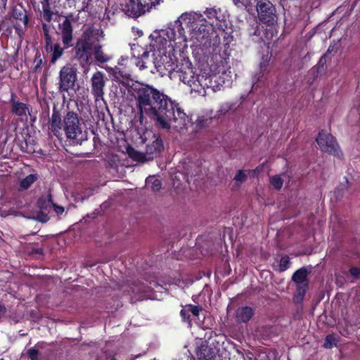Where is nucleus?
Here are the masks:
<instances>
[{"label": "nucleus", "instance_id": "f257e3e1", "mask_svg": "<svg viewBox=\"0 0 360 360\" xmlns=\"http://www.w3.org/2000/svg\"><path fill=\"white\" fill-rule=\"evenodd\" d=\"M226 27L224 15L215 9H207L203 13L185 12L162 29V37L172 44L176 53L184 52L188 44L195 49L209 46L212 34Z\"/></svg>", "mask_w": 360, "mask_h": 360}, {"label": "nucleus", "instance_id": "f03ea898", "mask_svg": "<svg viewBox=\"0 0 360 360\" xmlns=\"http://www.w3.org/2000/svg\"><path fill=\"white\" fill-rule=\"evenodd\" d=\"M163 30L153 31L150 37L148 47L139 44L131 45V55L136 58V65L140 70H148L150 72H170L174 69L177 59L172 44L162 37Z\"/></svg>", "mask_w": 360, "mask_h": 360}, {"label": "nucleus", "instance_id": "7ed1b4c3", "mask_svg": "<svg viewBox=\"0 0 360 360\" xmlns=\"http://www.w3.org/2000/svg\"><path fill=\"white\" fill-rule=\"evenodd\" d=\"M133 91L141 116L146 114L155 122L172 105L167 95L148 84H138Z\"/></svg>", "mask_w": 360, "mask_h": 360}, {"label": "nucleus", "instance_id": "20e7f679", "mask_svg": "<svg viewBox=\"0 0 360 360\" xmlns=\"http://www.w3.org/2000/svg\"><path fill=\"white\" fill-rule=\"evenodd\" d=\"M134 139L137 146L146 145L144 150H129V156L136 161L146 162L152 160L163 149L162 140L151 129H138Z\"/></svg>", "mask_w": 360, "mask_h": 360}, {"label": "nucleus", "instance_id": "39448f33", "mask_svg": "<svg viewBox=\"0 0 360 360\" xmlns=\"http://www.w3.org/2000/svg\"><path fill=\"white\" fill-rule=\"evenodd\" d=\"M155 124L160 129L181 134L185 133L192 125L191 119L173 101L172 106L165 110Z\"/></svg>", "mask_w": 360, "mask_h": 360}, {"label": "nucleus", "instance_id": "423d86ee", "mask_svg": "<svg viewBox=\"0 0 360 360\" xmlns=\"http://www.w3.org/2000/svg\"><path fill=\"white\" fill-rule=\"evenodd\" d=\"M101 38L103 32L99 29L89 27L83 31L75 48V56L82 65L89 62Z\"/></svg>", "mask_w": 360, "mask_h": 360}, {"label": "nucleus", "instance_id": "0eeeda50", "mask_svg": "<svg viewBox=\"0 0 360 360\" xmlns=\"http://www.w3.org/2000/svg\"><path fill=\"white\" fill-rule=\"evenodd\" d=\"M169 72L173 75L174 77H178L185 84H187L191 88V92L197 93V91H201L202 88L199 79V77H201V75H195L188 63L181 67L176 65L175 63L174 69L171 70Z\"/></svg>", "mask_w": 360, "mask_h": 360}, {"label": "nucleus", "instance_id": "6e6552de", "mask_svg": "<svg viewBox=\"0 0 360 360\" xmlns=\"http://www.w3.org/2000/svg\"><path fill=\"white\" fill-rule=\"evenodd\" d=\"M63 130L66 137L75 143H79L86 138V131L83 130L77 115L73 112H69L65 116Z\"/></svg>", "mask_w": 360, "mask_h": 360}, {"label": "nucleus", "instance_id": "1a4fd4ad", "mask_svg": "<svg viewBox=\"0 0 360 360\" xmlns=\"http://www.w3.org/2000/svg\"><path fill=\"white\" fill-rule=\"evenodd\" d=\"M256 11L259 22L266 26H271L277 22L276 8L269 0H257Z\"/></svg>", "mask_w": 360, "mask_h": 360}, {"label": "nucleus", "instance_id": "9d476101", "mask_svg": "<svg viewBox=\"0 0 360 360\" xmlns=\"http://www.w3.org/2000/svg\"><path fill=\"white\" fill-rule=\"evenodd\" d=\"M77 80V69L71 65L63 67L59 72L58 89L60 92H68L72 89Z\"/></svg>", "mask_w": 360, "mask_h": 360}, {"label": "nucleus", "instance_id": "9b49d317", "mask_svg": "<svg viewBox=\"0 0 360 360\" xmlns=\"http://www.w3.org/2000/svg\"><path fill=\"white\" fill-rule=\"evenodd\" d=\"M199 79L202 89L200 91H197V93L202 96L208 94V91L212 92L220 91L224 84L221 77L217 75H207L202 74L201 77H199Z\"/></svg>", "mask_w": 360, "mask_h": 360}, {"label": "nucleus", "instance_id": "f8f14e48", "mask_svg": "<svg viewBox=\"0 0 360 360\" xmlns=\"http://www.w3.org/2000/svg\"><path fill=\"white\" fill-rule=\"evenodd\" d=\"M162 0H129L127 4L129 15L139 16L149 12L153 7L160 4Z\"/></svg>", "mask_w": 360, "mask_h": 360}, {"label": "nucleus", "instance_id": "ddd939ff", "mask_svg": "<svg viewBox=\"0 0 360 360\" xmlns=\"http://www.w3.org/2000/svg\"><path fill=\"white\" fill-rule=\"evenodd\" d=\"M107 81L108 79L106 75L101 71H96L92 75L90 79V84L91 94L96 101L103 100V96L105 94L104 89Z\"/></svg>", "mask_w": 360, "mask_h": 360}, {"label": "nucleus", "instance_id": "4468645a", "mask_svg": "<svg viewBox=\"0 0 360 360\" xmlns=\"http://www.w3.org/2000/svg\"><path fill=\"white\" fill-rule=\"evenodd\" d=\"M307 275L308 271L304 268L298 269L292 275V279L295 283L297 289L294 298L296 302H302L308 288Z\"/></svg>", "mask_w": 360, "mask_h": 360}, {"label": "nucleus", "instance_id": "2eb2a0df", "mask_svg": "<svg viewBox=\"0 0 360 360\" xmlns=\"http://www.w3.org/2000/svg\"><path fill=\"white\" fill-rule=\"evenodd\" d=\"M316 142L320 149L325 153L337 155L339 154L338 145L334 137L326 131L319 132Z\"/></svg>", "mask_w": 360, "mask_h": 360}, {"label": "nucleus", "instance_id": "dca6fc26", "mask_svg": "<svg viewBox=\"0 0 360 360\" xmlns=\"http://www.w3.org/2000/svg\"><path fill=\"white\" fill-rule=\"evenodd\" d=\"M58 34L60 36L65 49H68L72 46L73 28L69 17H66L65 20L59 24Z\"/></svg>", "mask_w": 360, "mask_h": 360}, {"label": "nucleus", "instance_id": "f3484780", "mask_svg": "<svg viewBox=\"0 0 360 360\" xmlns=\"http://www.w3.org/2000/svg\"><path fill=\"white\" fill-rule=\"evenodd\" d=\"M37 204L40 212L34 218L41 222L47 221L49 220L48 214L52 209V205H53L51 195L50 194L42 195L39 199Z\"/></svg>", "mask_w": 360, "mask_h": 360}, {"label": "nucleus", "instance_id": "a211bd4d", "mask_svg": "<svg viewBox=\"0 0 360 360\" xmlns=\"http://www.w3.org/2000/svg\"><path fill=\"white\" fill-rule=\"evenodd\" d=\"M218 353V349L209 345L206 342H202L195 349V354L198 360H214Z\"/></svg>", "mask_w": 360, "mask_h": 360}, {"label": "nucleus", "instance_id": "6ab92c4d", "mask_svg": "<svg viewBox=\"0 0 360 360\" xmlns=\"http://www.w3.org/2000/svg\"><path fill=\"white\" fill-rule=\"evenodd\" d=\"M254 314L253 309L250 307L238 308L236 311V319L239 323H247Z\"/></svg>", "mask_w": 360, "mask_h": 360}, {"label": "nucleus", "instance_id": "aec40b11", "mask_svg": "<svg viewBox=\"0 0 360 360\" xmlns=\"http://www.w3.org/2000/svg\"><path fill=\"white\" fill-rule=\"evenodd\" d=\"M51 129L54 132L55 135L58 136L60 134V131L63 127V123H62L61 117L58 111H53L51 118Z\"/></svg>", "mask_w": 360, "mask_h": 360}, {"label": "nucleus", "instance_id": "412c9836", "mask_svg": "<svg viewBox=\"0 0 360 360\" xmlns=\"http://www.w3.org/2000/svg\"><path fill=\"white\" fill-rule=\"evenodd\" d=\"M213 118L210 116H199L195 123L194 131L196 132L198 130L209 127L212 123Z\"/></svg>", "mask_w": 360, "mask_h": 360}, {"label": "nucleus", "instance_id": "4be33fe9", "mask_svg": "<svg viewBox=\"0 0 360 360\" xmlns=\"http://www.w3.org/2000/svg\"><path fill=\"white\" fill-rule=\"evenodd\" d=\"M42 30L46 41V51H52V39L50 34L52 27L44 22L42 23Z\"/></svg>", "mask_w": 360, "mask_h": 360}, {"label": "nucleus", "instance_id": "5701e85b", "mask_svg": "<svg viewBox=\"0 0 360 360\" xmlns=\"http://www.w3.org/2000/svg\"><path fill=\"white\" fill-rule=\"evenodd\" d=\"M152 286H148V285L143 283H136L131 287V292L134 294V295H139L141 293H146L152 290Z\"/></svg>", "mask_w": 360, "mask_h": 360}, {"label": "nucleus", "instance_id": "b1692460", "mask_svg": "<svg viewBox=\"0 0 360 360\" xmlns=\"http://www.w3.org/2000/svg\"><path fill=\"white\" fill-rule=\"evenodd\" d=\"M37 179L36 174H30L20 180V189L26 190Z\"/></svg>", "mask_w": 360, "mask_h": 360}, {"label": "nucleus", "instance_id": "393cba45", "mask_svg": "<svg viewBox=\"0 0 360 360\" xmlns=\"http://www.w3.org/2000/svg\"><path fill=\"white\" fill-rule=\"evenodd\" d=\"M64 49L65 48H62L58 44H56L54 45L52 44V51H50L52 52L51 59V63H55L56 60L62 56Z\"/></svg>", "mask_w": 360, "mask_h": 360}, {"label": "nucleus", "instance_id": "a878e982", "mask_svg": "<svg viewBox=\"0 0 360 360\" xmlns=\"http://www.w3.org/2000/svg\"><path fill=\"white\" fill-rule=\"evenodd\" d=\"M95 59L100 63H105L109 60L110 58L103 53L100 44L96 46L93 52Z\"/></svg>", "mask_w": 360, "mask_h": 360}, {"label": "nucleus", "instance_id": "bb28decb", "mask_svg": "<svg viewBox=\"0 0 360 360\" xmlns=\"http://www.w3.org/2000/svg\"><path fill=\"white\" fill-rule=\"evenodd\" d=\"M13 18L19 20L25 27L27 25L29 18L25 11L15 8L13 11Z\"/></svg>", "mask_w": 360, "mask_h": 360}, {"label": "nucleus", "instance_id": "cd10ccee", "mask_svg": "<svg viewBox=\"0 0 360 360\" xmlns=\"http://www.w3.org/2000/svg\"><path fill=\"white\" fill-rule=\"evenodd\" d=\"M146 184L148 187L155 191H159L162 186L160 180L155 177H148L146 179Z\"/></svg>", "mask_w": 360, "mask_h": 360}, {"label": "nucleus", "instance_id": "c85d7f7f", "mask_svg": "<svg viewBox=\"0 0 360 360\" xmlns=\"http://www.w3.org/2000/svg\"><path fill=\"white\" fill-rule=\"evenodd\" d=\"M233 108V104L230 103H224L221 104L216 112L215 117L217 118H220L222 116L226 115L230 110H231Z\"/></svg>", "mask_w": 360, "mask_h": 360}, {"label": "nucleus", "instance_id": "c756f323", "mask_svg": "<svg viewBox=\"0 0 360 360\" xmlns=\"http://www.w3.org/2000/svg\"><path fill=\"white\" fill-rule=\"evenodd\" d=\"M202 308L199 306L188 304L182 309V314L190 313V314H192L194 316H198Z\"/></svg>", "mask_w": 360, "mask_h": 360}, {"label": "nucleus", "instance_id": "7c9ffc66", "mask_svg": "<svg viewBox=\"0 0 360 360\" xmlns=\"http://www.w3.org/2000/svg\"><path fill=\"white\" fill-rule=\"evenodd\" d=\"M284 182L283 178L281 175H274L270 178L271 185L276 189H281Z\"/></svg>", "mask_w": 360, "mask_h": 360}, {"label": "nucleus", "instance_id": "2f4dec72", "mask_svg": "<svg viewBox=\"0 0 360 360\" xmlns=\"http://www.w3.org/2000/svg\"><path fill=\"white\" fill-rule=\"evenodd\" d=\"M27 108L22 103H14L13 105V111L18 115H25Z\"/></svg>", "mask_w": 360, "mask_h": 360}, {"label": "nucleus", "instance_id": "473e14b6", "mask_svg": "<svg viewBox=\"0 0 360 360\" xmlns=\"http://www.w3.org/2000/svg\"><path fill=\"white\" fill-rule=\"evenodd\" d=\"M338 342L337 338L334 335H328L326 338L324 347L326 348H332L335 346Z\"/></svg>", "mask_w": 360, "mask_h": 360}, {"label": "nucleus", "instance_id": "72a5a7b5", "mask_svg": "<svg viewBox=\"0 0 360 360\" xmlns=\"http://www.w3.org/2000/svg\"><path fill=\"white\" fill-rule=\"evenodd\" d=\"M247 172H248V171H243V170L238 171V172L236 173V174L234 177V180L238 182L239 184H243L247 179V176H248ZM249 172H250V171H248V173Z\"/></svg>", "mask_w": 360, "mask_h": 360}, {"label": "nucleus", "instance_id": "f704fd0d", "mask_svg": "<svg viewBox=\"0 0 360 360\" xmlns=\"http://www.w3.org/2000/svg\"><path fill=\"white\" fill-rule=\"evenodd\" d=\"M27 355L31 360H39V351L34 347H32L27 350Z\"/></svg>", "mask_w": 360, "mask_h": 360}, {"label": "nucleus", "instance_id": "c9c22d12", "mask_svg": "<svg viewBox=\"0 0 360 360\" xmlns=\"http://www.w3.org/2000/svg\"><path fill=\"white\" fill-rule=\"evenodd\" d=\"M54 15V13L51 9L42 11L41 12V18L44 20L49 22L52 20Z\"/></svg>", "mask_w": 360, "mask_h": 360}, {"label": "nucleus", "instance_id": "e433bc0d", "mask_svg": "<svg viewBox=\"0 0 360 360\" xmlns=\"http://www.w3.org/2000/svg\"><path fill=\"white\" fill-rule=\"evenodd\" d=\"M290 264V259L289 257L287 256L283 257L280 260V269L281 271H285Z\"/></svg>", "mask_w": 360, "mask_h": 360}, {"label": "nucleus", "instance_id": "4c0bfd02", "mask_svg": "<svg viewBox=\"0 0 360 360\" xmlns=\"http://www.w3.org/2000/svg\"><path fill=\"white\" fill-rule=\"evenodd\" d=\"M72 196L76 202H82L84 200V195L79 191L75 190L72 192Z\"/></svg>", "mask_w": 360, "mask_h": 360}, {"label": "nucleus", "instance_id": "58836bf2", "mask_svg": "<svg viewBox=\"0 0 360 360\" xmlns=\"http://www.w3.org/2000/svg\"><path fill=\"white\" fill-rule=\"evenodd\" d=\"M352 276L355 278H360V269L358 267H352L349 269Z\"/></svg>", "mask_w": 360, "mask_h": 360}, {"label": "nucleus", "instance_id": "ea45409f", "mask_svg": "<svg viewBox=\"0 0 360 360\" xmlns=\"http://www.w3.org/2000/svg\"><path fill=\"white\" fill-rule=\"evenodd\" d=\"M41 6H42V11L51 9L50 4H49V0H42Z\"/></svg>", "mask_w": 360, "mask_h": 360}, {"label": "nucleus", "instance_id": "a19ab883", "mask_svg": "<svg viewBox=\"0 0 360 360\" xmlns=\"http://www.w3.org/2000/svg\"><path fill=\"white\" fill-rule=\"evenodd\" d=\"M52 208L54 209V210L57 214H61L64 212L63 207L58 206L55 204H53V205H52Z\"/></svg>", "mask_w": 360, "mask_h": 360}, {"label": "nucleus", "instance_id": "79ce46f5", "mask_svg": "<svg viewBox=\"0 0 360 360\" xmlns=\"http://www.w3.org/2000/svg\"><path fill=\"white\" fill-rule=\"evenodd\" d=\"M83 195H84V199L88 198L89 196L93 195V190L91 188H88L84 191Z\"/></svg>", "mask_w": 360, "mask_h": 360}, {"label": "nucleus", "instance_id": "37998d69", "mask_svg": "<svg viewBox=\"0 0 360 360\" xmlns=\"http://www.w3.org/2000/svg\"><path fill=\"white\" fill-rule=\"evenodd\" d=\"M262 77L261 75V73H257L256 74L254 77H253V79H252V83H253V86L257 82H259L260 77Z\"/></svg>", "mask_w": 360, "mask_h": 360}, {"label": "nucleus", "instance_id": "c03bdc74", "mask_svg": "<svg viewBox=\"0 0 360 360\" xmlns=\"http://www.w3.org/2000/svg\"><path fill=\"white\" fill-rule=\"evenodd\" d=\"M181 316L184 320L188 319L190 316V313H185L184 314H182V310L181 311Z\"/></svg>", "mask_w": 360, "mask_h": 360}, {"label": "nucleus", "instance_id": "a18cd8bd", "mask_svg": "<svg viewBox=\"0 0 360 360\" xmlns=\"http://www.w3.org/2000/svg\"><path fill=\"white\" fill-rule=\"evenodd\" d=\"M233 2L234 3V4L236 6H237L238 7H240L243 5V1L242 0H233Z\"/></svg>", "mask_w": 360, "mask_h": 360}, {"label": "nucleus", "instance_id": "49530a36", "mask_svg": "<svg viewBox=\"0 0 360 360\" xmlns=\"http://www.w3.org/2000/svg\"><path fill=\"white\" fill-rule=\"evenodd\" d=\"M6 309L4 306L0 305V315L5 314Z\"/></svg>", "mask_w": 360, "mask_h": 360}, {"label": "nucleus", "instance_id": "de8ad7c7", "mask_svg": "<svg viewBox=\"0 0 360 360\" xmlns=\"http://www.w3.org/2000/svg\"><path fill=\"white\" fill-rule=\"evenodd\" d=\"M7 0H0V5L5 6L6 4Z\"/></svg>", "mask_w": 360, "mask_h": 360}, {"label": "nucleus", "instance_id": "09e8293b", "mask_svg": "<svg viewBox=\"0 0 360 360\" xmlns=\"http://www.w3.org/2000/svg\"><path fill=\"white\" fill-rule=\"evenodd\" d=\"M330 51H331V49H330V47H329L328 49V51L329 52Z\"/></svg>", "mask_w": 360, "mask_h": 360}]
</instances>
